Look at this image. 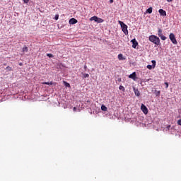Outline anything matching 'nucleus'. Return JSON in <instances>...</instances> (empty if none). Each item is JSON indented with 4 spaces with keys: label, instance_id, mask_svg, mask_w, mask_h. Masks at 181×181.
I'll return each mask as SVG.
<instances>
[{
    "label": "nucleus",
    "instance_id": "nucleus-1",
    "mask_svg": "<svg viewBox=\"0 0 181 181\" xmlns=\"http://www.w3.org/2000/svg\"><path fill=\"white\" fill-rule=\"evenodd\" d=\"M148 40L157 46L160 45V39H159V37L156 35H150L148 37Z\"/></svg>",
    "mask_w": 181,
    "mask_h": 181
},
{
    "label": "nucleus",
    "instance_id": "nucleus-2",
    "mask_svg": "<svg viewBox=\"0 0 181 181\" xmlns=\"http://www.w3.org/2000/svg\"><path fill=\"white\" fill-rule=\"evenodd\" d=\"M118 23L120 25L124 35H128V25H127L125 23H124V22L121 21H119Z\"/></svg>",
    "mask_w": 181,
    "mask_h": 181
},
{
    "label": "nucleus",
    "instance_id": "nucleus-3",
    "mask_svg": "<svg viewBox=\"0 0 181 181\" xmlns=\"http://www.w3.org/2000/svg\"><path fill=\"white\" fill-rule=\"evenodd\" d=\"M158 36L160 37L161 40H165L167 37L162 33V29L158 28Z\"/></svg>",
    "mask_w": 181,
    "mask_h": 181
},
{
    "label": "nucleus",
    "instance_id": "nucleus-4",
    "mask_svg": "<svg viewBox=\"0 0 181 181\" xmlns=\"http://www.w3.org/2000/svg\"><path fill=\"white\" fill-rule=\"evenodd\" d=\"M170 40H171L172 43L173 45H177V40H176V37H175V34L170 33L169 35Z\"/></svg>",
    "mask_w": 181,
    "mask_h": 181
},
{
    "label": "nucleus",
    "instance_id": "nucleus-5",
    "mask_svg": "<svg viewBox=\"0 0 181 181\" xmlns=\"http://www.w3.org/2000/svg\"><path fill=\"white\" fill-rule=\"evenodd\" d=\"M151 63L153 65H147L146 66L148 69V70H152V69H155V67H156V61L152 60Z\"/></svg>",
    "mask_w": 181,
    "mask_h": 181
},
{
    "label": "nucleus",
    "instance_id": "nucleus-6",
    "mask_svg": "<svg viewBox=\"0 0 181 181\" xmlns=\"http://www.w3.org/2000/svg\"><path fill=\"white\" fill-rule=\"evenodd\" d=\"M141 111H143L144 114H145L146 115V114H148V107H146V106H145V105L141 104Z\"/></svg>",
    "mask_w": 181,
    "mask_h": 181
},
{
    "label": "nucleus",
    "instance_id": "nucleus-7",
    "mask_svg": "<svg viewBox=\"0 0 181 181\" xmlns=\"http://www.w3.org/2000/svg\"><path fill=\"white\" fill-rule=\"evenodd\" d=\"M131 42L132 43V47H133V49H136V46H138V41H136V39H133Z\"/></svg>",
    "mask_w": 181,
    "mask_h": 181
},
{
    "label": "nucleus",
    "instance_id": "nucleus-8",
    "mask_svg": "<svg viewBox=\"0 0 181 181\" xmlns=\"http://www.w3.org/2000/svg\"><path fill=\"white\" fill-rule=\"evenodd\" d=\"M129 78H132V80H134L135 81L136 80V73L133 72L132 74H131L129 76Z\"/></svg>",
    "mask_w": 181,
    "mask_h": 181
},
{
    "label": "nucleus",
    "instance_id": "nucleus-9",
    "mask_svg": "<svg viewBox=\"0 0 181 181\" xmlns=\"http://www.w3.org/2000/svg\"><path fill=\"white\" fill-rule=\"evenodd\" d=\"M77 19L72 18L69 20V25H76L77 23Z\"/></svg>",
    "mask_w": 181,
    "mask_h": 181
},
{
    "label": "nucleus",
    "instance_id": "nucleus-10",
    "mask_svg": "<svg viewBox=\"0 0 181 181\" xmlns=\"http://www.w3.org/2000/svg\"><path fill=\"white\" fill-rule=\"evenodd\" d=\"M133 91L135 95H136V97H139V95H141V93L139 92V90L136 89L135 87L133 88Z\"/></svg>",
    "mask_w": 181,
    "mask_h": 181
},
{
    "label": "nucleus",
    "instance_id": "nucleus-11",
    "mask_svg": "<svg viewBox=\"0 0 181 181\" xmlns=\"http://www.w3.org/2000/svg\"><path fill=\"white\" fill-rule=\"evenodd\" d=\"M158 12L161 16H166V11L162 8L158 10Z\"/></svg>",
    "mask_w": 181,
    "mask_h": 181
},
{
    "label": "nucleus",
    "instance_id": "nucleus-12",
    "mask_svg": "<svg viewBox=\"0 0 181 181\" xmlns=\"http://www.w3.org/2000/svg\"><path fill=\"white\" fill-rule=\"evenodd\" d=\"M118 59L119 60H125V57L122 54H118Z\"/></svg>",
    "mask_w": 181,
    "mask_h": 181
},
{
    "label": "nucleus",
    "instance_id": "nucleus-13",
    "mask_svg": "<svg viewBox=\"0 0 181 181\" xmlns=\"http://www.w3.org/2000/svg\"><path fill=\"white\" fill-rule=\"evenodd\" d=\"M98 19V17L95 16L91 17L90 18V21H94L95 22H97Z\"/></svg>",
    "mask_w": 181,
    "mask_h": 181
},
{
    "label": "nucleus",
    "instance_id": "nucleus-14",
    "mask_svg": "<svg viewBox=\"0 0 181 181\" xmlns=\"http://www.w3.org/2000/svg\"><path fill=\"white\" fill-rule=\"evenodd\" d=\"M42 84L46 85V86H52L53 82H42Z\"/></svg>",
    "mask_w": 181,
    "mask_h": 181
},
{
    "label": "nucleus",
    "instance_id": "nucleus-15",
    "mask_svg": "<svg viewBox=\"0 0 181 181\" xmlns=\"http://www.w3.org/2000/svg\"><path fill=\"white\" fill-rule=\"evenodd\" d=\"M96 22H98V23H103V22H104V20L98 17V20L96 21Z\"/></svg>",
    "mask_w": 181,
    "mask_h": 181
},
{
    "label": "nucleus",
    "instance_id": "nucleus-16",
    "mask_svg": "<svg viewBox=\"0 0 181 181\" xmlns=\"http://www.w3.org/2000/svg\"><path fill=\"white\" fill-rule=\"evenodd\" d=\"M64 85L65 86V87H68L69 88H70V83H69L68 82L66 81H63Z\"/></svg>",
    "mask_w": 181,
    "mask_h": 181
},
{
    "label": "nucleus",
    "instance_id": "nucleus-17",
    "mask_svg": "<svg viewBox=\"0 0 181 181\" xmlns=\"http://www.w3.org/2000/svg\"><path fill=\"white\" fill-rule=\"evenodd\" d=\"M83 78H88L90 77V75L88 74H83Z\"/></svg>",
    "mask_w": 181,
    "mask_h": 181
},
{
    "label": "nucleus",
    "instance_id": "nucleus-18",
    "mask_svg": "<svg viewBox=\"0 0 181 181\" xmlns=\"http://www.w3.org/2000/svg\"><path fill=\"white\" fill-rule=\"evenodd\" d=\"M29 50V49L28 48V47L24 46L23 48V52H25V53H28V51Z\"/></svg>",
    "mask_w": 181,
    "mask_h": 181
},
{
    "label": "nucleus",
    "instance_id": "nucleus-19",
    "mask_svg": "<svg viewBox=\"0 0 181 181\" xmlns=\"http://www.w3.org/2000/svg\"><path fill=\"white\" fill-rule=\"evenodd\" d=\"M101 110H102V111H107V108L105 105H103L101 106Z\"/></svg>",
    "mask_w": 181,
    "mask_h": 181
},
{
    "label": "nucleus",
    "instance_id": "nucleus-20",
    "mask_svg": "<svg viewBox=\"0 0 181 181\" xmlns=\"http://www.w3.org/2000/svg\"><path fill=\"white\" fill-rule=\"evenodd\" d=\"M147 13H152V7L148 8L146 10Z\"/></svg>",
    "mask_w": 181,
    "mask_h": 181
},
{
    "label": "nucleus",
    "instance_id": "nucleus-21",
    "mask_svg": "<svg viewBox=\"0 0 181 181\" xmlns=\"http://www.w3.org/2000/svg\"><path fill=\"white\" fill-rule=\"evenodd\" d=\"M119 89L122 91H125V88L123 86H119Z\"/></svg>",
    "mask_w": 181,
    "mask_h": 181
},
{
    "label": "nucleus",
    "instance_id": "nucleus-22",
    "mask_svg": "<svg viewBox=\"0 0 181 181\" xmlns=\"http://www.w3.org/2000/svg\"><path fill=\"white\" fill-rule=\"evenodd\" d=\"M6 70H8V71H11L12 67L8 66L6 68Z\"/></svg>",
    "mask_w": 181,
    "mask_h": 181
},
{
    "label": "nucleus",
    "instance_id": "nucleus-23",
    "mask_svg": "<svg viewBox=\"0 0 181 181\" xmlns=\"http://www.w3.org/2000/svg\"><path fill=\"white\" fill-rule=\"evenodd\" d=\"M156 97H158V95H160V90H158V91L156 93Z\"/></svg>",
    "mask_w": 181,
    "mask_h": 181
},
{
    "label": "nucleus",
    "instance_id": "nucleus-24",
    "mask_svg": "<svg viewBox=\"0 0 181 181\" xmlns=\"http://www.w3.org/2000/svg\"><path fill=\"white\" fill-rule=\"evenodd\" d=\"M177 124L181 127V119L177 120Z\"/></svg>",
    "mask_w": 181,
    "mask_h": 181
},
{
    "label": "nucleus",
    "instance_id": "nucleus-25",
    "mask_svg": "<svg viewBox=\"0 0 181 181\" xmlns=\"http://www.w3.org/2000/svg\"><path fill=\"white\" fill-rule=\"evenodd\" d=\"M165 88H168L169 87V83H168V82H165Z\"/></svg>",
    "mask_w": 181,
    "mask_h": 181
},
{
    "label": "nucleus",
    "instance_id": "nucleus-26",
    "mask_svg": "<svg viewBox=\"0 0 181 181\" xmlns=\"http://www.w3.org/2000/svg\"><path fill=\"white\" fill-rule=\"evenodd\" d=\"M24 4H29V0H23Z\"/></svg>",
    "mask_w": 181,
    "mask_h": 181
},
{
    "label": "nucleus",
    "instance_id": "nucleus-27",
    "mask_svg": "<svg viewBox=\"0 0 181 181\" xmlns=\"http://www.w3.org/2000/svg\"><path fill=\"white\" fill-rule=\"evenodd\" d=\"M47 56L48 57H53V55L52 54H47Z\"/></svg>",
    "mask_w": 181,
    "mask_h": 181
},
{
    "label": "nucleus",
    "instance_id": "nucleus-28",
    "mask_svg": "<svg viewBox=\"0 0 181 181\" xmlns=\"http://www.w3.org/2000/svg\"><path fill=\"white\" fill-rule=\"evenodd\" d=\"M59 19V15L55 16V21H57Z\"/></svg>",
    "mask_w": 181,
    "mask_h": 181
},
{
    "label": "nucleus",
    "instance_id": "nucleus-29",
    "mask_svg": "<svg viewBox=\"0 0 181 181\" xmlns=\"http://www.w3.org/2000/svg\"><path fill=\"white\" fill-rule=\"evenodd\" d=\"M166 128L169 131L170 129V125H168Z\"/></svg>",
    "mask_w": 181,
    "mask_h": 181
},
{
    "label": "nucleus",
    "instance_id": "nucleus-30",
    "mask_svg": "<svg viewBox=\"0 0 181 181\" xmlns=\"http://www.w3.org/2000/svg\"><path fill=\"white\" fill-rule=\"evenodd\" d=\"M84 70L87 71V65H84Z\"/></svg>",
    "mask_w": 181,
    "mask_h": 181
},
{
    "label": "nucleus",
    "instance_id": "nucleus-31",
    "mask_svg": "<svg viewBox=\"0 0 181 181\" xmlns=\"http://www.w3.org/2000/svg\"><path fill=\"white\" fill-rule=\"evenodd\" d=\"M173 0H167V2H172Z\"/></svg>",
    "mask_w": 181,
    "mask_h": 181
},
{
    "label": "nucleus",
    "instance_id": "nucleus-32",
    "mask_svg": "<svg viewBox=\"0 0 181 181\" xmlns=\"http://www.w3.org/2000/svg\"><path fill=\"white\" fill-rule=\"evenodd\" d=\"M110 4H112L114 2V0H110Z\"/></svg>",
    "mask_w": 181,
    "mask_h": 181
},
{
    "label": "nucleus",
    "instance_id": "nucleus-33",
    "mask_svg": "<svg viewBox=\"0 0 181 181\" xmlns=\"http://www.w3.org/2000/svg\"><path fill=\"white\" fill-rule=\"evenodd\" d=\"M74 111H76V107H74Z\"/></svg>",
    "mask_w": 181,
    "mask_h": 181
},
{
    "label": "nucleus",
    "instance_id": "nucleus-34",
    "mask_svg": "<svg viewBox=\"0 0 181 181\" xmlns=\"http://www.w3.org/2000/svg\"><path fill=\"white\" fill-rule=\"evenodd\" d=\"M19 66H22V63H20V64H19Z\"/></svg>",
    "mask_w": 181,
    "mask_h": 181
}]
</instances>
